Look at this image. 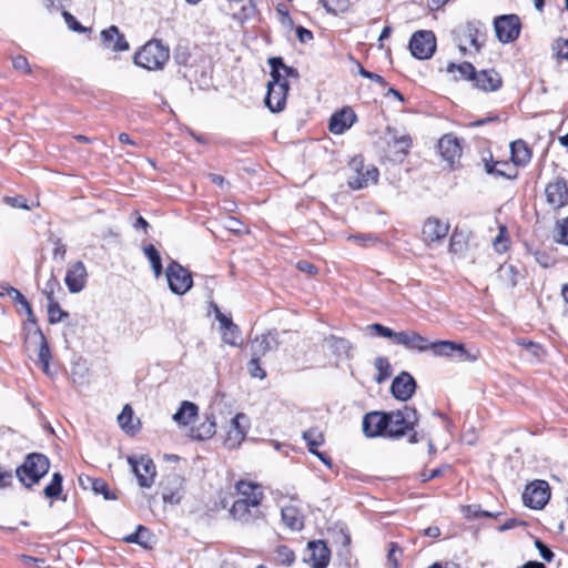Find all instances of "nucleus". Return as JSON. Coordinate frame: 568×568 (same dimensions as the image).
I'll return each mask as SVG.
<instances>
[{
  "label": "nucleus",
  "mask_w": 568,
  "mask_h": 568,
  "mask_svg": "<svg viewBox=\"0 0 568 568\" xmlns=\"http://www.w3.org/2000/svg\"><path fill=\"white\" fill-rule=\"evenodd\" d=\"M49 458L39 453L29 454L23 464L16 470L17 477L27 488L32 487L34 484L49 471Z\"/></svg>",
  "instance_id": "1"
},
{
  "label": "nucleus",
  "mask_w": 568,
  "mask_h": 568,
  "mask_svg": "<svg viewBox=\"0 0 568 568\" xmlns=\"http://www.w3.org/2000/svg\"><path fill=\"white\" fill-rule=\"evenodd\" d=\"M485 34V26L478 20L468 21L453 31L454 41L463 54L466 53L467 45L479 52L484 45Z\"/></svg>",
  "instance_id": "2"
},
{
  "label": "nucleus",
  "mask_w": 568,
  "mask_h": 568,
  "mask_svg": "<svg viewBox=\"0 0 568 568\" xmlns=\"http://www.w3.org/2000/svg\"><path fill=\"white\" fill-rule=\"evenodd\" d=\"M170 58V50L159 40L145 43L134 55V63L146 70H160Z\"/></svg>",
  "instance_id": "3"
},
{
  "label": "nucleus",
  "mask_w": 568,
  "mask_h": 568,
  "mask_svg": "<svg viewBox=\"0 0 568 568\" xmlns=\"http://www.w3.org/2000/svg\"><path fill=\"white\" fill-rule=\"evenodd\" d=\"M386 436L399 438L414 428L418 422V414L415 408L406 405L403 409L386 413Z\"/></svg>",
  "instance_id": "4"
},
{
  "label": "nucleus",
  "mask_w": 568,
  "mask_h": 568,
  "mask_svg": "<svg viewBox=\"0 0 568 568\" xmlns=\"http://www.w3.org/2000/svg\"><path fill=\"white\" fill-rule=\"evenodd\" d=\"M166 278L170 290L176 295L185 294L193 285L191 273L175 261L168 265Z\"/></svg>",
  "instance_id": "5"
},
{
  "label": "nucleus",
  "mask_w": 568,
  "mask_h": 568,
  "mask_svg": "<svg viewBox=\"0 0 568 568\" xmlns=\"http://www.w3.org/2000/svg\"><path fill=\"white\" fill-rule=\"evenodd\" d=\"M409 50L412 54L419 59H429L436 50V38L433 31H416L409 41Z\"/></svg>",
  "instance_id": "6"
},
{
  "label": "nucleus",
  "mask_w": 568,
  "mask_h": 568,
  "mask_svg": "<svg viewBox=\"0 0 568 568\" xmlns=\"http://www.w3.org/2000/svg\"><path fill=\"white\" fill-rule=\"evenodd\" d=\"M550 498V488L546 480L537 479L526 486L523 493L525 506L532 509H542Z\"/></svg>",
  "instance_id": "7"
},
{
  "label": "nucleus",
  "mask_w": 568,
  "mask_h": 568,
  "mask_svg": "<svg viewBox=\"0 0 568 568\" xmlns=\"http://www.w3.org/2000/svg\"><path fill=\"white\" fill-rule=\"evenodd\" d=\"M354 173L348 178V185L353 190L366 187L369 183H375L378 178V170L373 165L365 166L362 160L354 159L351 162Z\"/></svg>",
  "instance_id": "8"
},
{
  "label": "nucleus",
  "mask_w": 568,
  "mask_h": 568,
  "mask_svg": "<svg viewBox=\"0 0 568 568\" xmlns=\"http://www.w3.org/2000/svg\"><path fill=\"white\" fill-rule=\"evenodd\" d=\"M495 32L503 43L515 41L520 33V20L516 14L500 16L494 21Z\"/></svg>",
  "instance_id": "9"
},
{
  "label": "nucleus",
  "mask_w": 568,
  "mask_h": 568,
  "mask_svg": "<svg viewBox=\"0 0 568 568\" xmlns=\"http://www.w3.org/2000/svg\"><path fill=\"white\" fill-rule=\"evenodd\" d=\"M428 351H430L435 356H445L458 361L467 359L473 362L477 359L476 356L468 354L464 344L452 341L430 342Z\"/></svg>",
  "instance_id": "10"
},
{
  "label": "nucleus",
  "mask_w": 568,
  "mask_h": 568,
  "mask_svg": "<svg viewBox=\"0 0 568 568\" xmlns=\"http://www.w3.org/2000/svg\"><path fill=\"white\" fill-rule=\"evenodd\" d=\"M449 229L450 225L447 221L430 216L424 222L422 240L428 246L438 244L446 239L449 233Z\"/></svg>",
  "instance_id": "11"
},
{
  "label": "nucleus",
  "mask_w": 568,
  "mask_h": 568,
  "mask_svg": "<svg viewBox=\"0 0 568 568\" xmlns=\"http://www.w3.org/2000/svg\"><path fill=\"white\" fill-rule=\"evenodd\" d=\"M132 470L138 478L139 485L144 488L152 486L155 477V465L148 456H141L139 459L134 457L128 458Z\"/></svg>",
  "instance_id": "12"
},
{
  "label": "nucleus",
  "mask_w": 568,
  "mask_h": 568,
  "mask_svg": "<svg viewBox=\"0 0 568 568\" xmlns=\"http://www.w3.org/2000/svg\"><path fill=\"white\" fill-rule=\"evenodd\" d=\"M248 427V419L245 414L239 413L232 419L225 437V445L229 448H236L245 438Z\"/></svg>",
  "instance_id": "13"
},
{
  "label": "nucleus",
  "mask_w": 568,
  "mask_h": 568,
  "mask_svg": "<svg viewBox=\"0 0 568 568\" xmlns=\"http://www.w3.org/2000/svg\"><path fill=\"white\" fill-rule=\"evenodd\" d=\"M548 204L559 210L568 204V186L562 178L549 183L545 190Z\"/></svg>",
  "instance_id": "14"
},
{
  "label": "nucleus",
  "mask_w": 568,
  "mask_h": 568,
  "mask_svg": "<svg viewBox=\"0 0 568 568\" xmlns=\"http://www.w3.org/2000/svg\"><path fill=\"white\" fill-rule=\"evenodd\" d=\"M230 513L243 524H252L263 517L260 506H253V503L243 499L235 500Z\"/></svg>",
  "instance_id": "15"
},
{
  "label": "nucleus",
  "mask_w": 568,
  "mask_h": 568,
  "mask_svg": "<svg viewBox=\"0 0 568 568\" xmlns=\"http://www.w3.org/2000/svg\"><path fill=\"white\" fill-rule=\"evenodd\" d=\"M87 268L83 262L77 261L71 264L67 271L64 283L70 293H80L87 284Z\"/></svg>",
  "instance_id": "16"
},
{
  "label": "nucleus",
  "mask_w": 568,
  "mask_h": 568,
  "mask_svg": "<svg viewBox=\"0 0 568 568\" xmlns=\"http://www.w3.org/2000/svg\"><path fill=\"white\" fill-rule=\"evenodd\" d=\"M386 413L371 412L363 418V432L367 437L386 436Z\"/></svg>",
  "instance_id": "17"
},
{
  "label": "nucleus",
  "mask_w": 568,
  "mask_h": 568,
  "mask_svg": "<svg viewBox=\"0 0 568 568\" xmlns=\"http://www.w3.org/2000/svg\"><path fill=\"white\" fill-rule=\"evenodd\" d=\"M308 557L304 558L305 562L312 565L313 568H326L329 562L331 551L326 544L322 540H313L307 544Z\"/></svg>",
  "instance_id": "18"
},
{
  "label": "nucleus",
  "mask_w": 568,
  "mask_h": 568,
  "mask_svg": "<svg viewBox=\"0 0 568 568\" xmlns=\"http://www.w3.org/2000/svg\"><path fill=\"white\" fill-rule=\"evenodd\" d=\"M416 389V382L414 377L407 373L402 372L396 376L390 385L392 394L399 400L409 399Z\"/></svg>",
  "instance_id": "19"
},
{
  "label": "nucleus",
  "mask_w": 568,
  "mask_h": 568,
  "mask_svg": "<svg viewBox=\"0 0 568 568\" xmlns=\"http://www.w3.org/2000/svg\"><path fill=\"white\" fill-rule=\"evenodd\" d=\"M438 151L442 158L453 165L462 156V146L458 139L452 134H445L438 141Z\"/></svg>",
  "instance_id": "20"
},
{
  "label": "nucleus",
  "mask_w": 568,
  "mask_h": 568,
  "mask_svg": "<svg viewBox=\"0 0 568 568\" xmlns=\"http://www.w3.org/2000/svg\"><path fill=\"white\" fill-rule=\"evenodd\" d=\"M474 85L484 92H494L500 89L503 79L494 69L476 72L473 81Z\"/></svg>",
  "instance_id": "21"
},
{
  "label": "nucleus",
  "mask_w": 568,
  "mask_h": 568,
  "mask_svg": "<svg viewBox=\"0 0 568 568\" xmlns=\"http://www.w3.org/2000/svg\"><path fill=\"white\" fill-rule=\"evenodd\" d=\"M356 121V114L351 108H344L331 116L328 129L334 134H342Z\"/></svg>",
  "instance_id": "22"
},
{
  "label": "nucleus",
  "mask_w": 568,
  "mask_h": 568,
  "mask_svg": "<svg viewBox=\"0 0 568 568\" xmlns=\"http://www.w3.org/2000/svg\"><path fill=\"white\" fill-rule=\"evenodd\" d=\"M397 345H402L409 351H416L419 353L427 352L429 348V341L422 336L419 333L407 329L399 332Z\"/></svg>",
  "instance_id": "23"
},
{
  "label": "nucleus",
  "mask_w": 568,
  "mask_h": 568,
  "mask_svg": "<svg viewBox=\"0 0 568 568\" xmlns=\"http://www.w3.org/2000/svg\"><path fill=\"white\" fill-rule=\"evenodd\" d=\"M101 38L103 45L113 51H126L130 48L124 34L120 33L116 26H110L108 29L102 30Z\"/></svg>",
  "instance_id": "24"
},
{
  "label": "nucleus",
  "mask_w": 568,
  "mask_h": 568,
  "mask_svg": "<svg viewBox=\"0 0 568 568\" xmlns=\"http://www.w3.org/2000/svg\"><path fill=\"white\" fill-rule=\"evenodd\" d=\"M287 92L288 85L268 87L265 97V105L272 112H281L285 108Z\"/></svg>",
  "instance_id": "25"
},
{
  "label": "nucleus",
  "mask_w": 568,
  "mask_h": 568,
  "mask_svg": "<svg viewBox=\"0 0 568 568\" xmlns=\"http://www.w3.org/2000/svg\"><path fill=\"white\" fill-rule=\"evenodd\" d=\"M236 490L241 496L240 499L253 503V506H260L263 499L262 488L251 481L240 480L236 484Z\"/></svg>",
  "instance_id": "26"
},
{
  "label": "nucleus",
  "mask_w": 568,
  "mask_h": 568,
  "mask_svg": "<svg viewBox=\"0 0 568 568\" xmlns=\"http://www.w3.org/2000/svg\"><path fill=\"white\" fill-rule=\"evenodd\" d=\"M284 525L291 530H302L304 527V517L300 509L293 505L285 506L281 510Z\"/></svg>",
  "instance_id": "27"
},
{
  "label": "nucleus",
  "mask_w": 568,
  "mask_h": 568,
  "mask_svg": "<svg viewBox=\"0 0 568 568\" xmlns=\"http://www.w3.org/2000/svg\"><path fill=\"white\" fill-rule=\"evenodd\" d=\"M28 335L39 343V361L42 364L43 372L48 373L51 352L45 336L39 327H36L33 332H28Z\"/></svg>",
  "instance_id": "28"
},
{
  "label": "nucleus",
  "mask_w": 568,
  "mask_h": 568,
  "mask_svg": "<svg viewBox=\"0 0 568 568\" xmlns=\"http://www.w3.org/2000/svg\"><path fill=\"white\" fill-rule=\"evenodd\" d=\"M79 483H80V485L83 488H87L88 485H90L91 489L95 494L103 495L105 500L116 499V496L113 493L110 491L109 486L105 483V480H103L101 478H92V477H89V476H85V477L80 476L79 477Z\"/></svg>",
  "instance_id": "29"
},
{
  "label": "nucleus",
  "mask_w": 568,
  "mask_h": 568,
  "mask_svg": "<svg viewBox=\"0 0 568 568\" xmlns=\"http://www.w3.org/2000/svg\"><path fill=\"white\" fill-rule=\"evenodd\" d=\"M510 153L511 160L516 165L524 166L531 159V151L523 140H517L510 143Z\"/></svg>",
  "instance_id": "30"
},
{
  "label": "nucleus",
  "mask_w": 568,
  "mask_h": 568,
  "mask_svg": "<svg viewBox=\"0 0 568 568\" xmlns=\"http://www.w3.org/2000/svg\"><path fill=\"white\" fill-rule=\"evenodd\" d=\"M274 337L271 334L256 336L250 344L251 356L263 357L274 348Z\"/></svg>",
  "instance_id": "31"
},
{
  "label": "nucleus",
  "mask_w": 568,
  "mask_h": 568,
  "mask_svg": "<svg viewBox=\"0 0 568 568\" xmlns=\"http://www.w3.org/2000/svg\"><path fill=\"white\" fill-rule=\"evenodd\" d=\"M197 406L189 400L182 402L178 412L173 415V420L179 425H189L197 416Z\"/></svg>",
  "instance_id": "32"
},
{
  "label": "nucleus",
  "mask_w": 568,
  "mask_h": 568,
  "mask_svg": "<svg viewBox=\"0 0 568 568\" xmlns=\"http://www.w3.org/2000/svg\"><path fill=\"white\" fill-rule=\"evenodd\" d=\"M268 64L271 67V80L267 83L268 87H275V85H288L287 80L285 79L283 67L284 62L283 59L280 57H274L268 60Z\"/></svg>",
  "instance_id": "33"
},
{
  "label": "nucleus",
  "mask_w": 568,
  "mask_h": 568,
  "mask_svg": "<svg viewBox=\"0 0 568 568\" xmlns=\"http://www.w3.org/2000/svg\"><path fill=\"white\" fill-rule=\"evenodd\" d=\"M215 432V419L213 416H207L205 422H203L200 426L191 428L190 436L193 439L204 440L211 438Z\"/></svg>",
  "instance_id": "34"
},
{
  "label": "nucleus",
  "mask_w": 568,
  "mask_h": 568,
  "mask_svg": "<svg viewBox=\"0 0 568 568\" xmlns=\"http://www.w3.org/2000/svg\"><path fill=\"white\" fill-rule=\"evenodd\" d=\"M497 276L506 287L513 288L517 285L519 273L513 264H501L497 271Z\"/></svg>",
  "instance_id": "35"
},
{
  "label": "nucleus",
  "mask_w": 568,
  "mask_h": 568,
  "mask_svg": "<svg viewBox=\"0 0 568 568\" xmlns=\"http://www.w3.org/2000/svg\"><path fill=\"white\" fill-rule=\"evenodd\" d=\"M143 253L149 260L155 277H159L163 271L162 258L159 251L153 244H148L143 246Z\"/></svg>",
  "instance_id": "36"
},
{
  "label": "nucleus",
  "mask_w": 568,
  "mask_h": 568,
  "mask_svg": "<svg viewBox=\"0 0 568 568\" xmlns=\"http://www.w3.org/2000/svg\"><path fill=\"white\" fill-rule=\"evenodd\" d=\"M326 343L334 354L338 356H349L352 345L347 339L336 336H329L328 338H326Z\"/></svg>",
  "instance_id": "37"
},
{
  "label": "nucleus",
  "mask_w": 568,
  "mask_h": 568,
  "mask_svg": "<svg viewBox=\"0 0 568 568\" xmlns=\"http://www.w3.org/2000/svg\"><path fill=\"white\" fill-rule=\"evenodd\" d=\"M374 366L378 374L375 376V382L381 384L385 382L392 375V366L389 364L388 358L384 356H378L374 361Z\"/></svg>",
  "instance_id": "38"
},
{
  "label": "nucleus",
  "mask_w": 568,
  "mask_h": 568,
  "mask_svg": "<svg viewBox=\"0 0 568 568\" xmlns=\"http://www.w3.org/2000/svg\"><path fill=\"white\" fill-rule=\"evenodd\" d=\"M457 71L460 75V79L474 81L476 75L475 67L469 62H463L460 64L449 63L447 65V72L453 73Z\"/></svg>",
  "instance_id": "39"
},
{
  "label": "nucleus",
  "mask_w": 568,
  "mask_h": 568,
  "mask_svg": "<svg viewBox=\"0 0 568 568\" xmlns=\"http://www.w3.org/2000/svg\"><path fill=\"white\" fill-rule=\"evenodd\" d=\"M303 438L305 439L308 450L313 454L315 453L318 446L324 443V435L317 428H311L303 433Z\"/></svg>",
  "instance_id": "40"
},
{
  "label": "nucleus",
  "mask_w": 568,
  "mask_h": 568,
  "mask_svg": "<svg viewBox=\"0 0 568 568\" xmlns=\"http://www.w3.org/2000/svg\"><path fill=\"white\" fill-rule=\"evenodd\" d=\"M62 475L60 473H54L50 484L44 487V496L48 498L59 497L62 491Z\"/></svg>",
  "instance_id": "41"
},
{
  "label": "nucleus",
  "mask_w": 568,
  "mask_h": 568,
  "mask_svg": "<svg viewBox=\"0 0 568 568\" xmlns=\"http://www.w3.org/2000/svg\"><path fill=\"white\" fill-rule=\"evenodd\" d=\"M367 329L375 335L384 338H390L395 344L398 343L399 332H394L389 327H386L379 323H374L367 326Z\"/></svg>",
  "instance_id": "42"
},
{
  "label": "nucleus",
  "mask_w": 568,
  "mask_h": 568,
  "mask_svg": "<svg viewBox=\"0 0 568 568\" xmlns=\"http://www.w3.org/2000/svg\"><path fill=\"white\" fill-rule=\"evenodd\" d=\"M48 315H49V322L51 324L59 323L63 318L69 317V313L63 311L60 307V304H59V302L57 300L55 301H51L50 303H48Z\"/></svg>",
  "instance_id": "43"
},
{
  "label": "nucleus",
  "mask_w": 568,
  "mask_h": 568,
  "mask_svg": "<svg viewBox=\"0 0 568 568\" xmlns=\"http://www.w3.org/2000/svg\"><path fill=\"white\" fill-rule=\"evenodd\" d=\"M276 561L284 566H291L295 560L294 551L287 546L281 545L275 550Z\"/></svg>",
  "instance_id": "44"
},
{
  "label": "nucleus",
  "mask_w": 568,
  "mask_h": 568,
  "mask_svg": "<svg viewBox=\"0 0 568 568\" xmlns=\"http://www.w3.org/2000/svg\"><path fill=\"white\" fill-rule=\"evenodd\" d=\"M55 291H61V285L58 278L51 274L42 290V293L45 295L48 303L55 301Z\"/></svg>",
  "instance_id": "45"
},
{
  "label": "nucleus",
  "mask_w": 568,
  "mask_h": 568,
  "mask_svg": "<svg viewBox=\"0 0 568 568\" xmlns=\"http://www.w3.org/2000/svg\"><path fill=\"white\" fill-rule=\"evenodd\" d=\"M133 419V410L129 405H125L121 412V414L118 416L119 425L122 429L125 432H131L134 429V425L132 424Z\"/></svg>",
  "instance_id": "46"
},
{
  "label": "nucleus",
  "mask_w": 568,
  "mask_h": 568,
  "mask_svg": "<svg viewBox=\"0 0 568 568\" xmlns=\"http://www.w3.org/2000/svg\"><path fill=\"white\" fill-rule=\"evenodd\" d=\"M324 8L332 13L345 12L349 7L348 0H321Z\"/></svg>",
  "instance_id": "47"
},
{
  "label": "nucleus",
  "mask_w": 568,
  "mask_h": 568,
  "mask_svg": "<svg viewBox=\"0 0 568 568\" xmlns=\"http://www.w3.org/2000/svg\"><path fill=\"white\" fill-rule=\"evenodd\" d=\"M241 337V332L237 325H232L222 331V339L224 343L235 346L239 344V339Z\"/></svg>",
  "instance_id": "48"
},
{
  "label": "nucleus",
  "mask_w": 568,
  "mask_h": 568,
  "mask_svg": "<svg viewBox=\"0 0 568 568\" xmlns=\"http://www.w3.org/2000/svg\"><path fill=\"white\" fill-rule=\"evenodd\" d=\"M484 162H485V171L488 173V174H491V175H496V176H508L503 169L498 168V166H501V168H505L507 166L508 164L506 162H494L493 159L490 160H487V159H484Z\"/></svg>",
  "instance_id": "49"
},
{
  "label": "nucleus",
  "mask_w": 568,
  "mask_h": 568,
  "mask_svg": "<svg viewBox=\"0 0 568 568\" xmlns=\"http://www.w3.org/2000/svg\"><path fill=\"white\" fill-rule=\"evenodd\" d=\"M556 231V241L568 245V216L557 222Z\"/></svg>",
  "instance_id": "50"
},
{
  "label": "nucleus",
  "mask_w": 568,
  "mask_h": 568,
  "mask_svg": "<svg viewBox=\"0 0 568 568\" xmlns=\"http://www.w3.org/2000/svg\"><path fill=\"white\" fill-rule=\"evenodd\" d=\"M261 357L252 356L247 363V368L252 377L263 379L266 376L265 371L260 365Z\"/></svg>",
  "instance_id": "51"
},
{
  "label": "nucleus",
  "mask_w": 568,
  "mask_h": 568,
  "mask_svg": "<svg viewBox=\"0 0 568 568\" xmlns=\"http://www.w3.org/2000/svg\"><path fill=\"white\" fill-rule=\"evenodd\" d=\"M191 53L186 45H178L174 50V60L180 65H187Z\"/></svg>",
  "instance_id": "52"
},
{
  "label": "nucleus",
  "mask_w": 568,
  "mask_h": 568,
  "mask_svg": "<svg viewBox=\"0 0 568 568\" xmlns=\"http://www.w3.org/2000/svg\"><path fill=\"white\" fill-rule=\"evenodd\" d=\"M506 234V227L505 226H500L499 229V234L495 237L494 242H493V245H494V248L496 250V252L498 253H503L507 250V237L505 236Z\"/></svg>",
  "instance_id": "53"
},
{
  "label": "nucleus",
  "mask_w": 568,
  "mask_h": 568,
  "mask_svg": "<svg viewBox=\"0 0 568 568\" xmlns=\"http://www.w3.org/2000/svg\"><path fill=\"white\" fill-rule=\"evenodd\" d=\"M20 305L23 307V310L26 311L27 316H28V323L24 325V329H28L29 332H31V328L34 329L36 327H38L32 307H31L30 303L27 301V298H24V301H22V303Z\"/></svg>",
  "instance_id": "54"
},
{
  "label": "nucleus",
  "mask_w": 568,
  "mask_h": 568,
  "mask_svg": "<svg viewBox=\"0 0 568 568\" xmlns=\"http://www.w3.org/2000/svg\"><path fill=\"white\" fill-rule=\"evenodd\" d=\"M62 16L71 30L75 32H84L87 30L70 12L63 11Z\"/></svg>",
  "instance_id": "55"
},
{
  "label": "nucleus",
  "mask_w": 568,
  "mask_h": 568,
  "mask_svg": "<svg viewBox=\"0 0 568 568\" xmlns=\"http://www.w3.org/2000/svg\"><path fill=\"white\" fill-rule=\"evenodd\" d=\"M146 532L148 529L145 527L139 526L136 531L125 537L124 540L131 544L144 545V541L142 540V535Z\"/></svg>",
  "instance_id": "56"
},
{
  "label": "nucleus",
  "mask_w": 568,
  "mask_h": 568,
  "mask_svg": "<svg viewBox=\"0 0 568 568\" xmlns=\"http://www.w3.org/2000/svg\"><path fill=\"white\" fill-rule=\"evenodd\" d=\"M535 546L538 549L541 558L546 561H551L554 558V552L539 539L535 540Z\"/></svg>",
  "instance_id": "57"
},
{
  "label": "nucleus",
  "mask_w": 568,
  "mask_h": 568,
  "mask_svg": "<svg viewBox=\"0 0 568 568\" xmlns=\"http://www.w3.org/2000/svg\"><path fill=\"white\" fill-rule=\"evenodd\" d=\"M214 312H215V318L220 323L221 331L234 325L232 320L230 317H227L226 315H224L216 305L214 306Z\"/></svg>",
  "instance_id": "58"
},
{
  "label": "nucleus",
  "mask_w": 568,
  "mask_h": 568,
  "mask_svg": "<svg viewBox=\"0 0 568 568\" xmlns=\"http://www.w3.org/2000/svg\"><path fill=\"white\" fill-rule=\"evenodd\" d=\"M224 226L226 230H229L233 233H241L243 224L236 217L229 216V217H226V220L224 222Z\"/></svg>",
  "instance_id": "59"
},
{
  "label": "nucleus",
  "mask_w": 568,
  "mask_h": 568,
  "mask_svg": "<svg viewBox=\"0 0 568 568\" xmlns=\"http://www.w3.org/2000/svg\"><path fill=\"white\" fill-rule=\"evenodd\" d=\"M463 250H464V243L460 240V235H458L457 233H454L449 240V251L452 253L457 254V253H460Z\"/></svg>",
  "instance_id": "60"
},
{
  "label": "nucleus",
  "mask_w": 568,
  "mask_h": 568,
  "mask_svg": "<svg viewBox=\"0 0 568 568\" xmlns=\"http://www.w3.org/2000/svg\"><path fill=\"white\" fill-rule=\"evenodd\" d=\"M12 64L16 70L22 71L24 73L30 72L29 62L26 57L18 55L12 59Z\"/></svg>",
  "instance_id": "61"
},
{
  "label": "nucleus",
  "mask_w": 568,
  "mask_h": 568,
  "mask_svg": "<svg viewBox=\"0 0 568 568\" xmlns=\"http://www.w3.org/2000/svg\"><path fill=\"white\" fill-rule=\"evenodd\" d=\"M395 144L399 148V152L405 155L412 145V140L408 135H403L394 140Z\"/></svg>",
  "instance_id": "62"
},
{
  "label": "nucleus",
  "mask_w": 568,
  "mask_h": 568,
  "mask_svg": "<svg viewBox=\"0 0 568 568\" xmlns=\"http://www.w3.org/2000/svg\"><path fill=\"white\" fill-rule=\"evenodd\" d=\"M2 288L6 291V294L10 296L17 304H21L26 298L19 290L12 286L6 285L2 286Z\"/></svg>",
  "instance_id": "63"
},
{
  "label": "nucleus",
  "mask_w": 568,
  "mask_h": 568,
  "mask_svg": "<svg viewBox=\"0 0 568 568\" xmlns=\"http://www.w3.org/2000/svg\"><path fill=\"white\" fill-rule=\"evenodd\" d=\"M554 49L558 58L568 60V40L557 41Z\"/></svg>",
  "instance_id": "64"
}]
</instances>
